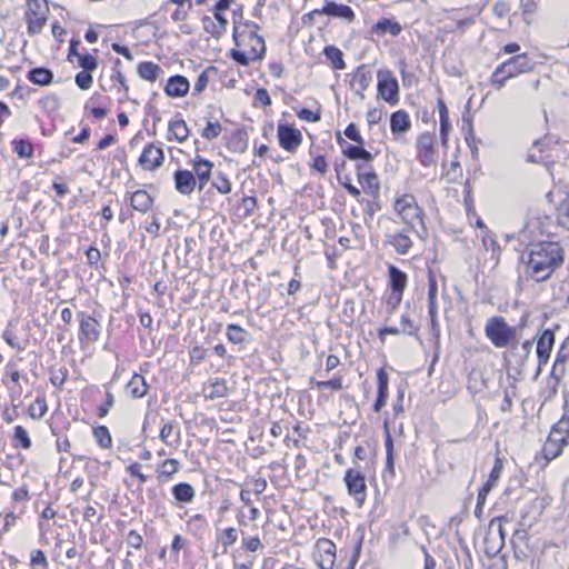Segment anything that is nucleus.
I'll return each mask as SVG.
<instances>
[{"mask_svg": "<svg viewBox=\"0 0 569 569\" xmlns=\"http://www.w3.org/2000/svg\"><path fill=\"white\" fill-rule=\"evenodd\" d=\"M526 274L537 282L546 281L563 262V251L558 242L543 241L532 244L521 257Z\"/></svg>", "mask_w": 569, "mask_h": 569, "instance_id": "1", "label": "nucleus"}, {"mask_svg": "<svg viewBox=\"0 0 569 569\" xmlns=\"http://www.w3.org/2000/svg\"><path fill=\"white\" fill-rule=\"evenodd\" d=\"M486 337L496 348L509 347L517 337V328L507 323L503 317L493 316L485 326Z\"/></svg>", "mask_w": 569, "mask_h": 569, "instance_id": "2", "label": "nucleus"}, {"mask_svg": "<svg viewBox=\"0 0 569 569\" xmlns=\"http://www.w3.org/2000/svg\"><path fill=\"white\" fill-rule=\"evenodd\" d=\"M50 8L48 0H26L24 20L30 37L39 34L48 22Z\"/></svg>", "mask_w": 569, "mask_h": 569, "instance_id": "3", "label": "nucleus"}, {"mask_svg": "<svg viewBox=\"0 0 569 569\" xmlns=\"http://www.w3.org/2000/svg\"><path fill=\"white\" fill-rule=\"evenodd\" d=\"M569 437V415L565 412L560 420L555 423L543 447L547 458L553 459L560 455L562 447Z\"/></svg>", "mask_w": 569, "mask_h": 569, "instance_id": "4", "label": "nucleus"}, {"mask_svg": "<svg viewBox=\"0 0 569 569\" xmlns=\"http://www.w3.org/2000/svg\"><path fill=\"white\" fill-rule=\"evenodd\" d=\"M507 517L501 516L491 520L489 530L483 539L485 552L489 557L497 556L503 548L505 545V530L502 521H506Z\"/></svg>", "mask_w": 569, "mask_h": 569, "instance_id": "5", "label": "nucleus"}, {"mask_svg": "<svg viewBox=\"0 0 569 569\" xmlns=\"http://www.w3.org/2000/svg\"><path fill=\"white\" fill-rule=\"evenodd\" d=\"M377 78L378 97L391 106L397 104L399 101V84L391 71L388 69H380L377 72Z\"/></svg>", "mask_w": 569, "mask_h": 569, "instance_id": "6", "label": "nucleus"}, {"mask_svg": "<svg viewBox=\"0 0 569 569\" xmlns=\"http://www.w3.org/2000/svg\"><path fill=\"white\" fill-rule=\"evenodd\" d=\"M349 496H351L358 507H362L367 498L366 478L360 470L348 469L345 473Z\"/></svg>", "mask_w": 569, "mask_h": 569, "instance_id": "7", "label": "nucleus"}, {"mask_svg": "<svg viewBox=\"0 0 569 569\" xmlns=\"http://www.w3.org/2000/svg\"><path fill=\"white\" fill-rule=\"evenodd\" d=\"M393 207L401 220L410 227L420 219V209L413 196L405 194L398 198Z\"/></svg>", "mask_w": 569, "mask_h": 569, "instance_id": "8", "label": "nucleus"}, {"mask_svg": "<svg viewBox=\"0 0 569 569\" xmlns=\"http://www.w3.org/2000/svg\"><path fill=\"white\" fill-rule=\"evenodd\" d=\"M417 158L425 167L432 166L437 162L433 134L425 132L419 136L417 140Z\"/></svg>", "mask_w": 569, "mask_h": 569, "instance_id": "9", "label": "nucleus"}, {"mask_svg": "<svg viewBox=\"0 0 569 569\" xmlns=\"http://www.w3.org/2000/svg\"><path fill=\"white\" fill-rule=\"evenodd\" d=\"M315 560L320 569H332L336 563V545L326 538L316 543Z\"/></svg>", "mask_w": 569, "mask_h": 569, "instance_id": "10", "label": "nucleus"}, {"mask_svg": "<svg viewBox=\"0 0 569 569\" xmlns=\"http://www.w3.org/2000/svg\"><path fill=\"white\" fill-rule=\"evenodd\" d=\"M278 138L281 148L289 152L296 151L302 141L300 130L288 124L278 126Z\"/></svg>", "mask_w": 569, "mask_h": 569, "instance_id": "11", "label": "nucleus"}, {"mask_svg": "<svg viewBox=\"0 0 569 569\" xmlns=\"http://www.w3.org/2000/svg\"><path fill=\"white\" fill-rule=\"evenodd\" d=\"M507 77L516 78L521 73L529 72L532 69V61L527 53L517 54L501 63Z\"/></svg>", "mask_w": 569, "mask_h": 569, "instance_id": "12", "label": "nucleus"}, {"mask_svg": "<svg viewBox=\"0 0 569 569\" xmlns=\"http://www.w3.org/2000/svg\"><path fill=\"white\" fill-rule=\"evenodd\" d=\"M311 14H325L333 18H340L348 22H351L355 19V12L349 6L332 1H326L321 9L313 10Z\"/></svg>", "mask_w": 569, "mask_h": 569, "instance_id": "13", "label": "nucleus"}, {"mask_svg": "<svg viewBox=\"0 0 569 569\" xmlns=\"http://www.w3.org/2000/svg\"><path fill=\"white\" fill-rule=\"evenodd\" d=\"M535 340H537V357L540 368L549 360L555 343V333L551 330L546 329L539 336H537Z\"/></svg>", "mask_w": 569, "mask_h": 569, "instance_id": "14", "label": "nucleus"}, {"mask_svg": "<svg viewBox=\"0 0 569 569\" xmlns=\"http://www.w3.org/2000/svg\"><path fill=\"white\" fill-rule=\"evenodd\" d=\"M163 151L161 148L150 143L144 147L139 163L146 170H154L162 164Z\"/></svg>", "mask_w": 569, "mask_h": 569, "instance_id": "15", "label": "nucleus"}, {"mask_svg": "<svg viewBox=\"0 0 569 569\" xmlns=\"http://www.w3.org/2000/svg\"><path fill=\"white\" fill-rule=\"evenodd\" d=\"M80 318V339L94 342L100 337L99 322L86 313L81 312Z\"/></svg>", "mask_w": 569, "mask_h": 569, "instance_id": "16", "label": "nucleus"}, {"mask_svg": "<svg viewBox=\"0 0 569 569\" xmlns=\"http://www.w3.org/2000/svg\"><path fill=\"white\" fill-rule=\"evenodd\" d=\"M197 186V179L192 171L177 170L174 173V187L178 192L183 196H189L193 192Z\"/></svg>", "mask_w": 569, "mask_h": 569, "instance_id": "17", "label": "nucleus"}, {"mask_svg": "<svg viewBox=\"0 0 569 569\" xmlns=\"http://www.w3.org/2000/svg\"><path fill=\"white\" fill-rule=\"evenodd\" d=\"M190 89V83L188 79L183 76H172L168 79L167 84L164 87V92L169 97L173 98H182L187 96Z\"/></svg>", "mask_w": 569, "mask_h": 569, "instance_id": "18", "label": "nucleus"}, {"mask_svg": "<svg viewBox=\"0 0 569 569\" xmlns=\"http://www.w3.org/2000/svg\"><path fill=\"white\" fill-rule=\"evenodd\" d=\"M213 168V163L207 159H203L199 156L196 157L193 161V171L194 177L197 179V183L199 190H202L204 186L209 182L211 178V171Z\"/></svg>", "mask_w": 569, "mask_h": 569, "instance_id": "19", "label": "nucleus"}, {"mask_svg": "<svg viewBox=\"0 0 569 569\" xmlns=\"http://www.w3.org/2000/svg\"><path fill=\"white\" fill-rule=\"evenodd\" d=\"M371 82L372 73L368 70H365L363 67L358 68L352 77L351 88L355 90L360 100L365 99V92L370 87Z\"/></svg>", "mask_w": 569, "mask_h": 569, "instance_id": "20", "label": "nucleus"}, {"mask_svg": "<svg viewBox=\"0 0 569 569\" xmlns=\"http://www.w3.org/2000/svg\"><path fill=\"white\" fill-rule=\"evenodd\" d=\"M202 392L206 399H218L226 397L229 388L224 379L214 378L203 385Z\"/></svg>", "mask_w": 569, "mask_h": 569, "instance_id": "21", "label": "nucleus"}, {"mask_svg": "<svg viewBox=\"0 0 569 569\" xmlns=\"http://www.w3.org/2000/svg\"><path fill=\"white\" fill-rule=\"evenodd\" d=\"M130 206L141 213L148 212L153 206L152 197L146 190H137L132 193H127Z\"/></svg>", "mask_w": 569, "mask_h": 569, "instance_id": "22", "label": "nucleus"}, {"mask_svg": "<svg viewBox=\"0 0 569 569\" xmlns=\"http://www.w3.org/2000/svg\"><path fill=\"white\" fill-rule=\"evenodd\" d=\"M339 144L342 147V153L349 158L350 160H360V161H372L373 156L368 150L362 148V146L358 144H349L342 138H338Z\"/></svg>", "mask_w": 569, "mask_h": 569, "instance_id": "23", "label": "nucleus"}, {"mask_svg": "<svg viewBox=\"0 0 569 569\" xmlns=\"http://www.w3.org/2000/svg\"><path fill=\"white\" fill-rule=\"evenodd\" d=\"M412 227H407L400 232H396L392 236H389V243L395 248L397 253L407 254L412 247V240L409 237L410 229Z\"/></svg>", "mask_w": 569, "mask_h": 569, "instance_id": "24", "label": "nucleus"}, {"mask_svg": "<svg viewBox=\"0 0 569 569\" xmlns=\"http://www.w3.org/2000/svg\"><path fill=\"white\" fill-rule=\"evenodd\" d=\"M411 128L409 114L405 110H398L390 117V130L392 134L399 136L408 132Z\"/></svg>", "mask_w": 569, "mask_h": 569, "instance_id": "25", "label": "nucleus"}, {"mask_svg": "<svg viewBox=\"0 0 569 569\" xmlns=\"http://www.w3.org/2000/svg\"><path fill=\"white\" fill-rule=\"evenodd\" d=\"M378 379V396L377 400L373 405V410L379 412L382 407L386 405V399L388 397V375L383 369H379L377 372Z\"/></svg>", "mask_w": 569, "mask_h": 569, "instance_id": "26", "label": "nucleus"}, {"mask_svg": "<svg viewBox=\"0 0 569 569\" xmlns=\"http://www.w3.org/2000/svg\"><path fill=\"white\" fill-rule=\"evenodd\" d=\"M401 31L402 27L400 23L390 19H381L371 27V33L377 36H383L388 32L391 36L397 37Z\"/></svg>", "mask_w": 569, "mask_h": 569, "instance_id": "27", "label": "nucleus"}, {"mask_svg": "<svg viewBox=\"0 0 569 569\" xmlns=\"http://www.w3.org/2000/svg\"><path fill=\"white\" fill-rule=\"evenodd\" d=\"M149 386L141 375L134 373L130 381L127 383V391L133 399H140L148 392Z\"/></svg>", "mask_w": 569, "mask_h": 569, "instance_id": "28", "label": "nucleus"}, {"mask_svg": "<svg viewBox=\"0 0 569 569\" xmlns=\"http://www.w3.org/2000/svg\"><path fill=\"white\" fill-rule=\"evenodd\" d=\"M137 71L141 79L149 82H156L162 73L161 67L150 61L139 63Z\"/></svg>", "mask_w": 569, "mask_h": 569, "instance_id": "29", "label": "nucleus"}, {"mask_svg": "<svg viewBox=\"0 0 569 569\" xmlns=\"http://www.w3.org/2000/svg\"><path fill=\"white\" fill-rule=\"evenodd\" d=\"M388 276H389V286L392 291H405L407 286V274L398 269L397 267L389 264L388 266Z\"/></svg>", "mask_w": 569, "mask_h": 569, "instance_id": "30", "label": "nucleus"}, {"mask_svg": "<svg viewBox=\"0 0 569 569\" xmlns=\"http://www.w3.org/2000/svg\"><path fill=\"white\" fill-rule=\"evenodd\" d=\"M180 469V462L176 459H167L157 467V477L159 481L171 479Z\"/></svg>", "mask_w": 569, "mask_h": 569, "instance_id": "31", "label": "nucleus"}, {"mask_svg": "<svg viewBox=\"0 0 569 569\" xmlns=\"http://www.w3.org/2000/svg\"><path fill=\"white\" fill-rule=\"evenodd\" d=\"M174 499L182 503H190L196 496V491L190 483L180 482L172 488Z\"/></svg>", "mask_w": 569, "mask_h": 569, "instance_id": "32", "label": "nucleus"}, {"mask_svg": "<svg viewBox=\"0 0 569 569\" xmlns=\"http://www.w3.org/2000/svg\"><path fill=\"white\" fill-rule=\"evenodd\" d=\"M28 79L38 86H49L52 82L53 74L47 68H34L29 71Z\"/></svg>", "mask_w": 569, "mask_h": 569, "instance_id": "33", "label": "nucleus"}, {"mask_svg": "<svg viewBox=\"0 0 569 569\" xmlns=\"http://www.w3.org/2000/svg\"><path fill=\"white\" fill-rule=\"evenodd\" d=\"M323 53L335 70H343L346 68L343 53L339 48L335 46H327Z\"/></svg>", "mask_w": 569, "mask_h": 569, "instance_id": "34", "label": "nucleus"}, {"mask_svg": "<svg viewBox=\"0 0 569 569\" xmlns=\"http://www.w3.org/2000/svg\"><path fill=\"white\" fill-rule=\"evenodd\" d=\"M169 132L178 142H183L189 136V129L183 120H176L170 122Z\"/></svg>", "mask_w": 569, "mask_h": 569, "instance_id": "35", "label": "nucleus"}, {"mask_svg": "<svg viewBox=\"0 0 569 569\" xmlns=\"http://www.w3.org/2000/svg\"><path fill=\"white\" fill-rule=\"evenodd\" d=\"M437 292H438V286L436 276L430 271L428 277V311H435V309H438L437 307Z\"/></svg>", "mask_w": 569, "mask_h": 569, "instance_id": "36", "label": "nucleus"}, {"mask_svg": "<svg viewBox=\"0 0 569 569\" xmlns=\"http://www.w3.org/2000/svg\"><path fill=\"white\" fill-rule=\"evenodd\" d=\"M502 462L500 459H496L495 465L491 469V472L489 475V478L487 482L483 485L485 491H491L498 483L501 473H502Z\"/></svg>", "mask_w": 569, "mask_h": 569, "instance_id": "37", "label": "nucleus"}, {"mask_svg": "<svg viewBox=\"0 0 569 569\" xmlns=\"http://www.w3.org/2000/svg\"><path fill=\"white\" fill-rule=\"evenodd\" d=\"M13 442L16 447H20L26 450L30 449L31 439L28 435V431L22 426L14 427Z\"/></svg>", "mask_w": 569, "mask_h": 569, "instance_id": "38", "label": "nucleus"}, {"mask_svg": "<svg viewBox=\"0 0 569 569\" xmlns=\"http://www.w3.org/2000/svg\"><path fill=\"white\" fill-rule=\"evenodd\" d=\"M172 436H176V442L180 439V431L176 430V427L172 421H167L161 430H160V439L168 446H172V441L170 440Z\"/></svg>", "mask_w": 569, "mask_h": 569, "instance_id": "39", "label": "nucleus"}, {"mask_svg": "<svg viewBox=\"0 0 569 569\" xmlns=\"http://www.w3.org/2000/svg\"><path fill=\"white\" fill-rule=\"evenodd\" d=\"M93 436L101 448L108 449L111 447L112 439L107 427L99 426L94 428Z\"/></svg>", "mask_w": 569, "mask_h": 569, "instance_id": "40", "label": "nucleus"}, {"mask_svg": "<svg viewBox=\"0 0 569 569\" xmlns=\"http://www.w3.org/2000/svg\"><path fill=\"white\" fill-rule=\"evenodd\" d=\"M13 146H14V152L17 153V156L19 158L28 159V158L32 157L33 147H32L31 142H29L28 140H24V139L14 140Z\"/></svg>", "mask_w": 569, "mask_h": 569, "instance_id": "41", "label": "nucleus"}, {"mask_svg": "<svg viewBox=\"0 0 569 569\" xmlns=\"http://www.w3.org/2000/svg\"><path fill=\"white\" fill-rule=\"evenodd\" d=\"M359 182L366 192H376L379 189V180L375 172L371 174H362V177L359 178Z\"/></svg>", "mask_w": 569, "mask_h": 569, "instance_id": "42", "label": "nucleus"}, {"mask_svg": "<svg viewBox=\"0 0 569 569\" xmlns=\"http://www.w3.org/2000/svg\"><path fill=\"white\" fill-rule=\"evenodd\" d=\"M227 337L231 343L241 345L244 342L243 330L237 325H229L227 327Z\"/></svg>", "mask_w": 569, "mask_h": 569, "instance_id": "43", "label": "nucleus"}, {"mask_svg": "<svg viewBox=\"0 0 569 569\" xmlns=\"http://www.w3.org/2000/svg\"><path fill=\"white\" fill-rule=\"evenodd\" d=\"M503 70V66L499 64L495 69L490 79L491 84L495 86L498 90L505 87L507 80L511 79L510 77H507Z\"/></svg>", "mask_w": 569, "mask_h": 569, "instance_id": "44", "label": "nucleus"}, {"mask_svg": "<svg viewBox=\"0 0 569 569\" xmlns=\"http://www.w3.org/2000/svg\"><path fill=\"white\" fill-rule=\"evenodd\" d=\"M212 184L218 190V192H220L222 194H227V193L231 192V182L229 181L227 176L224 173H222V172H220L216 177V179H214Z\"/></svg>", "mask_w": 569, "mask_h": 569, "instance_id": "45", "label": "nucleus"}, {"mask_svg": "<svg viewBox=\"0 0 569 569\" xmlns=\"http://www.w3.org/2000/svg\"><path fill=\"white\" fill-rule=\"evenodd\" d=\"M418 327L413 323L411 318L408 315H402L400 319V330L401 333L408 336H416L418 332Z\"/></svg>", "mask_w": 569, "mask_h": 569, "instance_id": "46", "label": "nucleus"}, {"mask_svg": "<svg viewBox=\"0 0 569 569\" xmlns=\"http://www.w3.org/2000/svg\"><path fill=\"white\" fill-rule=\"evenodd\" d=\"M559 222L562 227L569 229V196L563 199L559 206Z\"/></svg>", "mask_w": 569, "mask_h": 569, "instance_id": "47", "label": "nucleus"}, {"mask_svg": "<svg viewBox=\"0 0 569 569\" xmlns=\"http://www.w3.org/2000/svg\"><path fill=\"white\" fill-rule=\"evenodd\" d=\"M221 124L219 122L208 121L206 128L202 131L203 138L212 140L221 133Z\"/></svg>", "mask_w": 569, "mask_h": 569, "instance_id": "48", "label": "nucleus"}, {"mask_svg": "<svg viewBox=\"0 0 569 569\" xmlns=\"http://www.w3.org/2000/svg\"><path fill=\"white\" fill-rule=\"evenodd\" d=\"M78 61L86 72H90L98 67L97 58L91 54L79 56Z\"/></svg>", "mask_w": 569, "mask_h": 569, "instance_id": "49", "label": "nucleus"}, {"mask_svg": "<svg viewBox=\"0 0 569 569\" xmlns=\"http://www.w3.org/2000/svg\"><path fill=\"white\" fill-rule=\"evenodd\" d=\"M93 82L92 76L89 72L81 71L76 76V83L81 90H88Z\"/></svg>", "mask_w": 569, "mask_h": 569, "instance_id": "50", "label": "nucleus"}, {"mask_svg": "<svg viewBox=\"0 0 569 569\" xmlns=\"http://www.w3.org/2000/svg\"><path fill=\"white\" fill-rule=\"evenodd\" d=\"M242 546L250 552L258 551L263 547L261 540L258 537H244L242 539Z\"/></svg>", "mask_w": 569, "mask_h": 569, "instance_id": "51", "label": "nucleus"}, {"mask_svg": "<svg viewBox=\"0 0 569 569\" xmlns=\"http://www.w3.org/2000/svg\"><path fill=\"white\" fill-rule=\"evenodd\" d=\"M2 339L13 349H17L18 351H22L23 347L18 341L14 332L11 329H6L2 333Z\"/></svg>", "mask_w": 569, "mask_h": 569, "instance_id": "52", "label": "nucleus"}, {"mask_svg": "<svg viewBox=\"0 0 569 569\" xmlns=\"http://www.w3.org/2000/svg\"><path fill=\"white\" fill-rule=\"evenodd\" d=\"M31 417L34 418H41L47 412V405L44 399L37 398L34 401V405L31 406Z\"/></svg>", "mask_w": 569, "mask_h": 569, "instance_id": "53", "label": "nucleus"}, {"mask_svg": "<svg viewBox=\"0 0 569 569\" xmlns=\"http://www.w3.org/2000/svg\"><path fill=\"white\" fill-rule=\"evenodd\" d=\"M30 561L32 566L48 567V561L44 552L40 549L33 550L30 555Z\"/></svg>", "mask_w": 569, "mask_h": 569, "instance_id": "54", "label": "nucleus"}, {"mask_svg": "<svg viewBox=\"0 0 569 569\" xmlns=\"http://www.w3.org/2000/svg\"><path fill=\"white\" fill-rule=\"evenodd\" d=\"M345 134L348 139L355 141L356 143L360 144V146H363L365 143V140L359 134L357 128H356V124L355 123H349L348 127L346 128L345 130Z\"/></svg>", "mask_w": 569, "mask_h": 569, "instance_id": "55", "label": "nucleus"}, {"mask_svg": "<svg viewBox=\"0 0 569 569\" xmlns=\"http://www.w3.org/2000/svg\"><path fill=\"white\" fill-rule=\"evenodd\" d=\"M238 540V531L234 528H228L222 532V545L229 547Z\"/></svg>", "mask_w": 569, "mask_h": 569, "instance_id": "56", "label": "nucleus"}, {"mask_svg": "<svg viewBox=\"0 0 569 569\" xmlns=\"http://www.w3.org/2000/svg\"><path fill=\"white\" fill-rule=\"evenodd\" d=\"M317 386L319 389L340 390L342 389V378L339 377L327 381H319Z\"/></svg>", "mask_w": 569, "mask_h": 569, "instance_id": "57", "label": "nucleus"}, {"mask_svg": "<svg viewBox=\"0 0 569 569\" xmlns=\"http://www.w3.org/2000/svg\"><path fill=\"white\" fill-rule=\"evenodd\" d=\"M383 431H385V445H386L387 455H393V441H392V438L390 435L388 419H386L383 422Z\"/></svg>", "mask_w": 569, "mask_h": 569, "instance_id": "58", "label": "nucleus"}, {"mask_svg": "<svg viewBox=\"0 0 569 569\" xmlns=\"http://www.w3.org/2000/svg\"><path fill=\"white\" fill-rule=\"evenodd\" d=\"M402 295V291H392L389 298L387 299V307L390 309L391 312L401 303Z\"/></svg>", "mask_w": 569, "mask_h": 569, "instance_id": "59", "label": "nucleus"}, {"mask_svg": "<svg viewBox=\"0 0 569 569\" xmlns=\"http://www.w3.org/2000/svg\"><path fill=\"white\" fill-rule=\"evenodd\" d=\"M298 117H299V119H301L303 121H309V122H318L321 119V117L318 112H313L309 109H301L298 112Z\"/></svg>", "mask_w": 569, "mask_h": 569, "instance_id": "60", "label": "nucleus"}, {"mask_svg": "<svg viewBox=\"0 0 569 569\" xmlns=\"http://www.w3.org/2000/svg\"><path fill=\"white\" fill-rule=\"evenodd\" d=\"M128 472L138 478V480L140 481V483H143L146 482L147 480V477L141 472V465L138 463V462H133L131 463L128 468H127Z\"/></svg>", "mask_w": 569, "mask_h": 569, "instance_id": "61", "label": "nucleus"}, {"mask_svg": "<svg viewBox=\"0 0 569 569\" xmlns=\"http://www.w3.org/2000/svg\"><path fill=\"white\" fill-rule=\"evenodd\" d=\"M312 168L322 174L326 173L328 170V163L326 161V158L323 156H317L313 159Z\"/></svg>", "mask_w": 569, "mask_h": 569, "instance_id": "62", "label": "nucleus"}, {"mask_svg": "<svg viewBox=\"0 0 569 569\" xmlns=\"http://www.w3.org/2000/svg\"><path fill=\"white\" fill-rule=\"evenodd\" d=\"M254 99H256V101L262 103L263 106H270L271 104V98H270L268 91L266 89H263V88H259L256 91Z\"/></svg>", "mask_w": 569, "mask_h": 569, "instance_id": "63", "label": "nucleus"}, {"mask_svg": "<svg viewBox=\"0 0 569 569\" xmlns=\"http://www.w3.org/2000/svg\"><path fill=\"white\" fill-rule=\"evenodd\" d=\"M190 10L191 9H187L186 7H177V9L171 14V19L176 22L184 21Z\"/></svg>", "mask_w": 569, "mask_h": 569, "instance_id": "64", "label": "nucleus"}]
</instances>
